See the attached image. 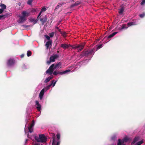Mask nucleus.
<instances>
[{"mask_svg":"<svg viewBox=\"0 0 145 145\" xmlns=\"http://www.w3.org/2000/svg\"><path fill=\"white\" fill-rule=\"evenodd\" d=\"M33 1V0H28L27 2V4L29 5H31Z\"/></svg>","mask_w":145,"mask_h":145,"instance_id":"obj_34","label":"nucleus"},{"mask_svg":"<svg viewBox=\"0 0 145 145\" xmlns=\"http://www.w3.org/2000/svg\"><path fill=\"white\" fill-rule=\"evenodd\" d=\"M56 28L57 29H59V28H58V27H56Z\"/></svg>","mask_w":145,"mask_h":145,"instance_id":"obj_46","label":"nucleus"},{"mask_svg":"<svg viewBox=\"0 0 145 145\" xmlns=\"http://www.w3.org/2000/svg\"><path fill=\"white\" fill-rule=\"evenodd\" d=\"M53 77V76L52 75H51L48 77L46 78L44 81L45 83H47L49 82L51 79Z\"/></svg>","mask_w":145,"mask_h":145,"instance_id":"obj_21","label":"nucleus"},{"mask_svg":"<svg viewBox=\"0 0 145 145\" xmlns=\"http://www.w3.org/2000/svg\"><path fill=\"white\" fill-rule=\"evenodd\" d=\"M118 32H115L112 33L110 35L108 36V37H105L104 38V39H106L107 38H110L114 36Z\"/></svg>","mask_w":145,"mask_h":145,"instance_id":"obj_22","label":"nucleus"},{"mask_svg":"<svg viewBox=\"0 0 145 145\" xmlns=\"http://www.w3.org/2000/svg\"><path fill=\"white\" fill-rule=\"evenodd\" d=\"M80 4V2L79 1H77L74 4H73L72 5V7H73L74 6H77L79 5Z\"/></svg>","mask_w":145,"mask_h":145,"instance_id":"obj_30","label":"nucleus"},{"mask_svg":"<svg viewBox=\"0 0 145 145\" xmlns=\"http://www.w3.org/2000/svg\"><path fill=\"white\" fill-rule=\"evenodd\" d=\"M34 145H36V143L35 142V144H34Z\"/></svg>","mask_w":145,"mask_h":145,"instance_id":"obj_47","label":"nucleus"},{"mask_svg":"<svg viewBox=\"0 0 145 145\" xmlns=\"http://www.w3.org/2000/svg\"><path fill=\"white\" fill-rule=\"evenodd\" d=\"M46 92L44 90V89H42L40 92L39 97V98L40 100H41L43 98V96L44 95V93Z\"/></svg>","mask_w":145,"mask_h":145,"instance_id":"obj_14","label":"nucleus"},{"mask_svg":"<svg viewBox=\"0 0 145 145\" xmlns=\"http://www.w3.org/2000/svg\"><path fill=\"white\" fill-rule=\"evenodd\" d=\"M137 24L136 22H129L127 23V26L128 27H129L130 26L132 25H137Z\"/></svg>","mask_w":145,"mask_h":145,"instance_id":"obj_24","label":"nucleus"},{"mask_svg":"<svg viewBox=\"0 0 145 145\" xmlns=\"http://www.w3.org/2000/svg\"><path fill=\"white\" fill-rule=\"evenodd\" d=\"M47 9L45 7H42L39 14V15L38 16V18H39L41 15H42L43 14L42 13L44 12Z\"/></svg>","mask_w":145,"mask_h":145,"instance_id":"obj_18","label":"nucleus"},{"mask_svg":"<svg viewBox=\"0 0 145 145\" xmlns=\"http://www.w3.org/2000/svg\"><path fill=\"white\" fill-rule=\"evenodd\" d=\"M51 86V85L50 84L47 86L45 88H44L42 89H44V90L46 92L48 89H50Z\"/></svg>","mask_w":145,"mask_h":145,"instance_id":"obj_28","label":"nucleus"},{"mask_svg":"<svg viewBox=\"0 0 145 145\" xmlns=\"http://www.w3.org/2000/svg\"><path fill=\"white\" fill-rule=\"evenodd\" d=\"M58 55L57 54H55L53 56H51L50 58V59L52 62H54L55 61V59L58 57Z\"/></svg>","mask_w":145,"mask_h":145,"instance_id":"obj_17","label":"nucleus"},{"mask_svg":"<svg viewBox=\"0 0 145 145\" xmlns=\"http://www.w3.org/2000/svg\"><path fill=\"white\" fill-rule=\"evenodd\" d=\"M29 13L26 11H23L22 13V16L25 18L26 17H27L29 15Z\"/></svg>","mask_w":145,"mask_h":145,"instance_id":"obj_19","label":"nucleus"},{"mask_svg":"<svg viewBox=\"0 0 145 145\" xmlns=\"http://www.w3.org/2000/svg\"><path fill=\"white\" fill-rule=\"evenodd\" d=\"M145 16V14L143 13L142 14H140V17L141 18L144 17Z\"/></svg>","mask_w":145,"mask_h":145,"instance_id":"obj_35","label":"nucleus"},{"mask_svg":"<svg viewBox=\"0 0 145 145\" xmlns=\"http://www.w3.org/2000/svg\"><path fill=\"white\" fill-rule=\"evenodd\" d=\"M34 125V123L33 121H32V123H31L30 125L29 126L28 129L29 132L30 133H32L33 131V127Z\"/></svg>","mask_w":145,"mask_h":145,"instance_id":"obj_13","label":"nucleus"},{"mask_svg":"<svg viewBox=\"0 0 145 145\" xmlns=\"http://www.w3.org/2000/svg\"><path fill=\"white\" fill-rule=\"evenodd\" d=\"M107 42H105V43H107Z\"/></svg>","mask_w":145,"mask_h":145,"instance_id":"obj_51","label":"nucleus"},{"mask_svg":"<svg viewBox=\"0 0 145 145\" xmlns=\"http://www.w3.org/2000/svg\"><path fill=\"white\" fill-rule=\"evenodd\" d=\"M102 47V44L97 45L93 49L91 50H88L84 52H82L81 55V57L85 56L91 58L94 54V52Z\"/></svg>","mask_w":145,"mask_h":145,"instance_id":"obj_1","label":"nucleus"},{"mask_svg":"<svg viewBox=\"0 0 145 145\" xmlns=\"http://www.w3.org/2000/svg\"><path fill=\"white\" fill-rule=\"evenodd\" d=\"M60 46L63 49H65L68 48L69 47V46L68 44H61Z\"/></svg>","mask_w":145,"mask_h":145,"instance_id":"obj_23","label":"nucleus"},{"mask_svg":"<svg viewBox=\"0 0 145 145\" xmlns=\"http://www.w3.org/2000/svg\"><path fill=\"white\" fill-rule=\"evenodd\" d=\"M23 26L25 27L26 28H27L30 26V25H24Z\"/></svg>","mask_w":145,"mask_h":145,"instance_id":"obj_43","label":"nucleus"},{"mask_svg":"<svg viewBox=\"0 0 145 145\" xmlns=\"http://www.w3.org/2000/svg\"><path fill=\"white\" fill-rule=\"evenodd\" d=\"M41 105L39 103V102L37 101V110L40 113L39 114L38 116L37 115V118L40 115L41 111Z\"/></svg>","mask_w":145,"mask_h":145,"instance_id":"obj_11","label":"nucleus"},{"mask_svg":"<svg viewBox=\"0 0 145 145\" xmlns=\"http://www.w3.org/2000/svg\"><path fill=\"white\" fill-rule=\"evenodd\" d=\"M36 11V10L35 9H32L31 11V12H35Z\"/></svg>","mask_w":145,"mask_h":145,"instance_id":"obj_38","label":"nucleus"},{"mask_svg":"<svg viewBox=\"0 0 145 145\" xmlns=\"http://www.w3.org/2000/svg\"><path fill=\"white\" fill-rule=\"evenodd\" d=\"M3 12V10L0 9V14L2 13Z\"/></svg>","mask_w":145,"mask_h":145,"instance_id":"obj_40","label":"nucleus"},{"mask_svg":"<svg viewBox=\"0 0 145 145\" xmlns=\"http://www.w3.org/2000/svg\"><path fill=\"white\" fill-rule=\"evenodd\" d=\"M139 137H135L133 139V141L131 143V145H140L144 143V140H142L139 141H138L139 140Z\"/></svg>","mask_w":145,"mask_h":145,"instance_id":"obj_5","label":"nucleus"},{"mask_svg":"<svg viewBox=\"0 0 145 145\" xmlns=\"http://www.w3.org/2000/svg\"><path fill=\"white\" fill-rule=\"evenodd\" d=\"M24 54H22L20 56L21 57V58H23L24 57Z\"/></svg>","mask_w":145,"mask_h":145,"instance_id":"obj_42","label":"nucleus"},{"mask_svg":"<svg viewBox=\"0 0 145 145\" xmlns=\"http://www.w3.org/2000/svg\"><path fill=\"white\" fill-rule=\"evenodd\" d=\"M55 33L54 32H52L51 33H49V35L50 37H52L54 35Z\"/></svg>","mask_w":145,"mask_h":145,"instance_id":"obj_32","label":"nucleus"},{"mask_svg":"<svg viewBox=\"0 0 145 145\" xmlns=\"http://www.w3.org/2000/svg\"><path fill=\"white\" fill-rule=\"evenodd\" d=\"M26 20V18L24 17L21 16H20V18H19L18 22L19 23H22L25 22Z\"/></svg>","mask_w":145,"mask_h":145,"instance_id":"obj_15","label":"nucleus"},{"mask_svg":"<svg viewBox=\"0 0 145 145\" xmlns=\"http://www.w3.org/2000/svg\"><path fill=\"white\" fill-rule=\"evenodd\" d=\"M57 81V80H53L52 81L51 84H50L51 86H52L53 87L55 86L56 82Z\"/></svg>","mask_w":145,"mask_h":145,"instance_id":"obj_25","label":"nucleus"},{"mask_svg":"<svg viewBox=\"0 0 145 145\" xmlns=\"http://www.w3.org/2000/svg\"><path fill=\"white\" fill-rule=\"evenodd\" d=\"M145 4V0H143L142 1L141 3V5H143Z\"/></svg>","mask_w":145,"mask_h":145,"instance_id":"obj_36","label":"nucleus"},{"mask_svg":"<svg viewBox=\"0 0 145 145\" xmlns=\"http://www.w3.org/2000/svg\"><path fill=\"white\" fill-rule=\"evenodd\" d=\"M116 139V137L115 136L112 137L111 138V139L112 140H114Z\"/></svg>","mask_w":145,"mask_h":145,"instance_id":"obj_37","label":"nucleus"},{"mask_svg":"<svg viewBox=\"0 0 145 145\" xmlns=\"http://www.w3.org/2000/svg\"><path fill=\"white\" fill-rule=\"evenodd\" d=\"M84 45V44H82L80 45H74L72 46V48L77 50L78 52H80L83 49Z\"/></svg>","mask_w":145,"mask_h":145,"instance_id":"obj_8","label":"nucleus"},{"mask_svg":"<svg viewBox=\"0 0 145 145\" xmlns=\"http://www.w3.org/2000/svg\"><path fill=\"white\" fill-rule=\"evenodd\" d=\"M4 15H0V19H1L4 16Z\"/></svg>","mask_w":145,"mask_h":145,"instance_id":"obj_44","label":"nucleus"},{"mask_svg":"<svg viewBox=\"0 0 145 145\" xmlns=\"http://www.w3.org/2000/svg\"><path fill=\"white\" fill-rule=\"evenodd\" d=\"M61 65V62L57 63L55 65L53 64L50 66L49 69L46 71V72L51 75L55 69L59 68Z\"/></svg>","mask_w":145,"mask_h":145,"instance_id":"obj_3","label":"nucleus"},{"mask_svg":"<svg viewBox=\"0 0 145 145\" xmlns=\"http://www.w3.org/2000/svg\"><path fill=\"white\" fill-rule=\"evenodd\" d=\"M56 136V138L55 137H53V142L52 145H59L60 142V133H57Z\"/></svg>","mask_w":145,"mask_h":145,"instance_id":"obj_4","label":"nucleus"},{"mask_svg":"<svg viewBox=\"0 0 145 145\" xmlns=\"http://www.w3.org/2000/svg\"><path fill=\"white\" fill-rule=\"evenodd\" d=\"M52 45V40H48L46 43L45 46L47 49H50Z\"/></svg>","mask_w":145,"mask_h":145,"instance_id":"obj_12","label":"nucleus"},{"mask_svg":"<svg viewBox=\"0 0 145 145\" xmlns=\"http://www.w3.org/2000/svg\"><path fill=\"white\" fill-rule=\"evenodd\" d=\"M124 10V8L123 7H121L120 10L119 11V13L121 14L123 12Z\"/></svg>","mask_w":145,"mask_h":145,"instance_id":"obj_29","label":"nucleus"},{"mask_svg":"<svg viewBox=\"0 0 145 145\" xmlns=\"http://www.w3.org/2000/svg\"><path fill=\"white\" fill-rule=\"evenodd\" d=\"M15 63V60L12 59H10L7 62V65L8 66L11 67L14 65Z\"/></svg>","mask_w":145,"mask_h":145,"instance_id":"obj_10","label":"nucleus"},{"mask_svg":"<svg viewBox=\"0 0 145 145\" xmlns=\"http://www.w3.org/2000/svg\"><path fill=\"white\" fill-rule=\"evenodd\" d=\"M65 4V3L64 2L59 3L57 6L56 7L54 10L55 11L57 10L59 8L63 6Z\"/></svg>","mask_w":145,"mask_h":145,"instance_id":"obj_16","label":"nucleus"},{"mask_svg":"<svg viewBox=\"0 0 145 145\" xmlns=\"http://www.w3.org/2000/svg\"><path fill=\"white\" fill-rule=\"evenodd\" d=\"M35 103H36V101H35Z\"/></svg>","mask_w":145,"mask_h":145,"instance_id":"obj_48","label":"nucleus"},{"mask_svg":"<svg viewBox=\"0 0 145 145\" xmlns=\"http://www.w3.org/2000/svg\"><path fill=\"white\" fill-rule=\"evenodd\" d=\"M45 37L48 40H51L50 39V37L47 35H44Z\"/></svg>","mask_w":145,"mask_h":145,"instance_id":"obj_33","label":"nucleus"},{"mask_svg":"<svg viewBox=\"0 0 145 145\" xmlns=\"http://www.w3.org/2000/svg\"><path fill=\"white\" fill-rule=\"evenodd\" d=\"M129 138L127 137H125L123 139H118L117 143V145H120V144L122 145H126L125 143L127 142L129 140Z\"/></svg>","mask_w":145,"mask_h":145,"instance_id":"obj_6","label":"nucleus"},{"mask_svg":"<svg viewBox=\"0 0 145 145\" xmlns=\"http://www.w3.org/2000/svg\"><path fill=\"white\" fill-rule=\"evenodd\" d=\"M70 71H71L69 69H68L62 72L55 71L54 72H53L52 73L54 75L56 76L58 74L63 75L67 74L70 72Z\"/></svg>","mask_w":145,"mask_h":145,"instance_id":"obj_7","label":"nucleus"},{"mask_svg":"<svg viewBox=\"0 0 145 145\" xmlns=\"http://www.w3.org/2000/svg\"><path fill=\"white\" fill-rule=\"evenodd\" d=\"M42 15L40 16L39 18L38 17L37 18V19L38 18L39 20L41 22L42 25H44V23L47 21V16L45 15L43 17H42Z\"/></svg>","mask_w":145,"mask_h":145,"instance_id":"obj_9","label":"nucleus"},{"mask_svg":"<svg viewBox=\"0 0 145 145\" xmlns=\"http://www.w3.org/2000/svg\"><path fill=\"white\" fill-rule=\"evenodd\" d=\"M35 140H36V136H35Z\"/></svg>","mask_w":145,"mask_h":145,"instance_id":"obj_45","label":"nucleus"},{"mask_svg":"<svg viewBox=\"0 0 145 145\" xmlns=\"http://www.w3.org/2000/svg\"><path fill=\"white\" fill-rule=\"evenodd\" d=\"M0 7H1V9L4 10L6 8V6L4 4L1 3L0 5Z\"/></svg>","mask_w":145,"mask_h":145,"instance_id":"obj_26","label":"nucleus"},{"mask_svg":"<svg viewBox=\"0 0 145 145\" xmlns=\"http://www.w3.org/2000/svg\"><path fill=\"white\" fill-rule=\"evenodd\" d=\"M120 145H124V144L122 145L120 144Z\"/></svg>","mask_w":145,"mask_h":145,"instance_id":"obj_49","label":"nucleus"},{"mask_svg":"<svg viewBox=\"0 0 145 145\" xmlns=\"http://www.w3.org/2000/svg\"><path fill=\"white\" fill-rule=\"evenodd\" d=\"M52 62L51 61L50 59L49 61H47V63L48 64H50L51 62Z\"/></svg>","mask_w":145,"mask_h":145,"instance_id":"obj_39","label":"nucleus"},{"mask_svg":"<svg viewBox=\"0 0 145 145\" xmlns=\"http://www.w3.org/2000/svg\"><path fill=\"white\" fill-rule=\"evenodd\" d=\"M27 56L28 57H29L31 55V52L30 51H28L27 52Z\"/></svg>","mask_w":145,"mask_h":145,"instance_id":"obj_31","label":"nucleus"},{"mask_svg":"<svg viewBox=\"0 0 145 145\" xmlns=\"http://www.w3.org/2000/svg\"><path fill=\"white\" fill-rule=\"evenodd\" d=\"M30 21L31 22H33V24H34L36 23V20L33 18H30L29 19Z\"/></svg>","mask_w":145,"mask_h":145,"instance_id":"obj_27","label":"nucleus"},{"mask_svg":"<svg viewBox=\"0 0 145 145\" xmlns=\"http://www.w3.org/2000/svg\"><path fill=\"white\" fill-rule=\"evenodd\" d=\"M25 132H26L25 129Z\"/></svg>","mask_w":145,"mask_h":145,"instance_id":"obj_50","label":"nucleus"},{"mask_svg":"<svg viewBox=\"0 0 145 145\" xmlns=\"http://www.w3.org/2000/svg\"><path fill=\"white\" fill-rule=\"evenodd\" d=\"M129 27L127 26L126 24H123L121 25L118 28V29L120 30H122L123 29H127Z\"/></svg>","mask_w":145,"mask_h":145,"instance_id":"obj_20","label":"nucleus"},{"mask_svg":"<svg viewBox=\"0 0 145 145\" xmlns=\"http://www.w3.org/2000/svg\"><path fill=\"white\" fill-rule=\"evenodd\" d=\"M37 137V145H45L47 138L43 134H40L39 137Z\"/></svg>","mask_w":145,"mask_h":145,"instance_id":"obj_2","label":"nucleus"},{"mask_svg":"<svg viewBox=\"0 0 145 145\" xmlns=\"http://www.w3.org/2000/svg\"><path fill=\"white\" fill-rule=\"evenodd\" d=\"M21 3H17L16 5L20 6L21 5Z\"/></svg>","mask_w":145,"mask_h":145,"instance_id":"obj_41","label":"nucleus"}]
</instances>
